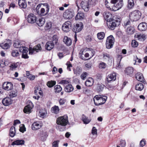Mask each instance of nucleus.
<instances>
[{
  "label": "nucleus",
  "instance_id": "f257e3e1",
  "mask_svg": "<svg viewBox=\"0 0 147 147\" xmlns=\"http://www.w3.org/2000/svg\"><path fill=\"white\" fill-rule=\"evenodd\" d=\"M107 99L106 96H103L99 95H96L94 98V104L96 106L101 105L104 104Z\"/></svg>",
  "mask_w": 147,
  "mask_h": 147
},
{
  "label": "nucleus",
  "instance_id": "f03ea898",
  "mask_svg": "<svg viewBox=\"0 0 147 147\" xmlns=\"http://www.w3.org/2000/svg\"><path fill=\"white\" fill-rule=\"evenodd\" d=\"M120 19L119 18H113L107 22L108 28L112 30H114L117 26L120 24Z\"/></svg>",
  "mask_w": 147,
  "mask_h": 147
},
{
  "label": "nucleus",
  "instance_id": "7ed1b4c3",
  "mask_svg": "<svg viewBox=\"0 0 147 147\" xmlns=\"http://www.w3.org/2000/svg\"><path fill=\"white\" fill-rule=\"evenodd\" d=\"M141 13L138 10H136L131 13L129 15L130 19L133 21H136L140 18Z\"/></svg>",
  "mask_w": 147,
  "mask_h": 147
},
{
  "label": "nucleus",
  "instance_id": "20e7f679",
  "mask_svg": "<svg viewBox=\"0 0 147 147\" xmlns=\"http://www.w3.org/2000/svg\"><path fill=\"white\" fill-rule=\"evenodd\" d=\"M115 42L114 38L112 35H110L107 38L106 46L107 49H110L113 47Z\"/></svg>",
  "mask_w": 147,
  "mask_h": 147
},
{
  "label": "nucleus",
  "instance_id": "39448f33",
  "mask_svg": "<svg viewBox=\"0 0 147 147\" xmlns=\"http://www.w3.org/2000/svg\"><path fill=\"white\" fill-rule=\"evenodd\" d=\"M68 120L67 117L61 116L58 117L57 119L56 123L57 124L62 126H65L67 124Z\"/></svg>",
  "mask_w": 147,
  "mask_h": 147
},
{
  "label": "nucleus",
  "instance_id": "423d86ee",
  "mask_svg": "<svg viewBox=\"0 0 147 147\" xmlns=\"http://www.w3.org/2000/svg\"><path fill=\"white\" fill-rule=\"evenodd\" d=\"M74 15V12L73 10L71 9H68L64 12L63 16L65 19H70L72 18Z\"/></svg>",
  "mask_w": 147,
  "mask_h": 147
},
{
  "label": "nucleus",
  "instance_id": "0eeeda50",
  "mask_svg": "<svg viewBox=\"0 0 147 147\" xmlns=\"http://www.w3.org/2000/svg\"><path fill=\"white\" fill-rule=\"evenodd\" d=\"M71 26V23L70 21H67L63 24L62 28L64 32H67L70 30Z\"/></svg>",
  "mask_w": 147,
  "mask_h": 147
},
{
  "label": "nucleus",
  "instance_id": "6e6552de",
  "mask_svg": "<svg viewBox=\"0 0 147 147\" xmlns=\"http://www.w3.org/2000/svg\"><path fill=\"white\" fill-rule=\"evenodd\" d=\"M26 20L28 23L33 24L36 22V18L34 15L30 13L28 15Z\"/></svg>",
  "mask_w": 147,
  "mask_h": 147
},
{
  "label": "nucleus",
  "instance_id": "1a4fd4ad",
  "mask_svg": "<svg viewBox=\"0 0 147 147\" xmlns=\"http://www.w3.org/2000/svg\"><path fill=\"white\" fill-rule=\"evenodd\" d=\"M42 126V123L39 121L34 122L32 125L31 128L34 130H36L40 129Z\"/></svg>",
  "mask_w": 147,
  "mask_h": 147
},
{
  "label": "nucleus",
  "instance_id": "9d476101",
  "mask_svg": "<svg viewBox=\"0 0 147 147\" xmlns=\"http://www.w3.org/2000/svg\"><path fill=\"white\" fill-rule=\"evenodd\" d=\"M13 86L11 82H5L3 85V89L6 90H9L13 88Z\"/></svg>",
  "mask_w": 147,
  "mask_h": 147
},
{
  "label": "nucleus",
  "instance_id": "9b49d317",
  "mask_svg": "<svg viewBox=\"0 0 147 147\" xmlns=\"http://www.w3.org/2000/svg\"><path fill=\"white\" fill-rule=\"evenodd\" d=\"M45 7L46 9L45 11V8H42L40 10L41 15L42 16H45L46 15L49 11V6L47 3H45L44 4Z\"/></svg>",
  "mask_w": 147,
  "mask_h": 147
},
{
  "label": "nucleus",
  "instance_id": "f8f14e48",
  "mask_svg": "<svg viewBox=\"0 0 147 147\" xmlns=\"http://www.w3.org/2000/svg\"><path fill=\"white\" fill-rule=\"evenodd\" d=\"M41 47L40 44H38L35 46L33 49L30 47L29 48V53L31 54L34 53L35 51L36 52H38L39 50H41Z\"/></svg>",
  "mask_w": 147,
  "mask_h": 147
},
{
  "label": "nucleus",
  "instance_id": "ddd939ff",
  "mask_svg": "<svg viewBox=\"0 0 147 147\" xmlns=\"http://www.w3.org/2000/svg\"><path fill=\"white\" fill-rule=\"evenodd\" d=\"M116 74L115 73H113L108 75L107 77V81L108 82L115 81L116 79Z\"/></svg>",
  "mask_w": 147,
  "mask_h": 147
},
{
  "label": "nucleus",
  "instance_id": "4468645a",
  "mask_svg": "<svg viewBox=\"0 0 147 147\" xmlns=\"http://www.w3.org/2000/svg\"><path fill=\"white\" fill-rule=\"evenodd\" d=\"M136 78L138 81L142 82L144 84H146V82L144 79L142 74L140 72L137 73L136 75Z\"/></svg>",
  "mask_w": 147,
  "mask_h": 147
},
{
  "label": "nucleus",
  "instance_id": "2eb2a0df",
  "mask_svg": "<svg viewBox=\"0 0 147 147\" xmlns=\"http://www.w3.org/2000/svg\"><path fill=\"white\" fill-rule=\"evenodd\" d=\"M138 28L140 31H145L147 29V23L145 22L141 23L138 25Z\"/></svg>",
  "mask_w": 147,
  "mask_h": 147
},
{
  "label": "nucleus",
  "instance_id": "dca6fc26",
  "mask_svg": "<svg viewBox=\"0 0 147 147\" xmlns=\"http://www.w3.org/2000/svg\"><path fill=\"white\" fill-rule=\"evenodd\" d=\"M80 5L82 8L85 11L87 12L89 10V5L88 2L82 1Z\"/></svg>",
  "mask_w": 147,
  "mask_h": 147
},
{
  "label": "nucleus",
  "instance_id": "f3484780",
  "mask_svg": "<svg viewBox=\"0 0 147 147\" xmlns=\"http://www.w3.org/2000/svg\"><path fill=\"white\" fill-rule=\"evenodd\" d=\"M54 44L51 41L47 42L45 45V49L49 51L51 50L54 47Z\"/></svg>",
  "mask_w": 147,
  "mask_h": 147
},
{
  "label": "nucleus",
  "instance_id": "a211bd4d",
  "mask_svg": "<svg viewBox=\"0 0 147 147\" xmlns=\"http://www.w3.org/2000/svg\"><path fill=\"white\" fill-rule=\"evenodd\" d=\"M12 100L10 98L7 97L4 98L2 101V102L3 104L5 106H8L12 103Z\"/></svg>",
  "mask_w": 147,
  "mask_h": 147
},
{
  "label": "nucleus",
  "instance_id": "6ab92c4d",
  "mask_svg": "<svg viewBox=\"0 0 147 147\" xmlns=\"http://www.w3.org/2000/svg\"><path fill=\"white\" fill-rule=\"evenodd\" d=\"M83 24L81 22L76 24V26L74 28L75 32H78L81 31L83 28Z\"/></svg>",
  "mask_w": 147,
  "mask_h": 147
},
{
  "label": "nucleus",
  "instance_id": "aec40b11",
  "mask_svg": "<svg viewBox=\"0 0 147 147\" xmlns=\"http://www.w3.org/2000/svg\"><path fill=\"white\" fill-rule=\"evenodd\" d=\"M8 43H2L0 44V46L3 49H9L11 45V42L10 40H9Z\"/></svg>",
  "mask_w": 147,
  "mask_h": 147
},
{
  "label": "nucleus",
  "instance_id": "412c9836",
  "mask_svg": "<svg viewBox=\"0 0 147 147\" xmlns=\"http://www.w3.org/2000/svg\"><path fill=\"white\" fill-rule=\"evenodd\" d=\"M136 38L140 40H144L146 38V36L144 34H141L136 33L135 35Z\"/></svg>",
  "mask_w": 147,
  "mask_h": 147
},
{
  "label": "nucleus",
  "instance_id": "4be33fe9",
  "mask_svg": "<svg viewBox=\"0 0 147 147\" xmlns=\"http://www.w3.org/2000/svg\"><path fill=\"white\" fill-rule=\"evenodd\" d=\"M134 69L133 67H129L126 68L125 70V73L130 76H132L133 75Z\"/></svg>",
  "mask_w": 147,
  "mask_h": 147
},
{
  "label": "nucleus",
  "instance_id": "5701e85b",
  "mask_svg": "<svg viewBox=\"0 0 147 147\" xmlns=\"http://www.w3.org/2000/svg\"><path fill=\"white\" fill-rule=\"evenodd\" d=\"M63 42L67 46L71 45L72 44V40L70 38L67 36H64Z\"/></svg>",
  "mask_w": 147,
  "mask_h": 147
},
{
  "label": "nucleus",
  "instance_id": "b1692460",
  "mask_svg": "<svg viewBox=\"0 0 147 147\" xmlns=\"http://www.w3.org/2000/svg\"><path fill=\"white\" fill-rule=\"evenodd\" d=\"M103 15L105 20H107V22L113 19H111V14L109 12H104Z\"/></svg>",
  "mask_w": 147,
  "mask_h": 147
},
{
  "label": "nucleus",
  "instance_id": "393cba45",
  "mask_svg": "<svg viewBox=\"0 0 147 147\" xmlns=\"http://www.w3.org/2000/svg\"><path fill=\"white\" fill-rule=\"evenodd\" d=\"M32 103L26 106L24 109V112L26 113H30L31 112V110L32 109Z\"/></svg>",
  "mask_w": 147,
  "mask_h": 147
},
{
  "label": "nucleus",
  "instance_id": "a878e982",
  "mask_svg": "<svg viewBox=\"0 0 147 147\" xmlns=\"http://www.w3.org/2000/svg\"><path fill=\"white\" fill-rule=\"evenodd\" d=\"M84 13L83 12L80 11L79 12L75 17L76 20H81L84 19Z\"/></svg>",
  "mask_w": 147,
  "mask_h": 147
},
{
  "label": "nucleus",
  "instance_id": "bb28decb",
  "mask_svg": "<svg viewBox=\"0 0 147 147\" xmlns=\"http://www.w3.org/2000/svg\"><path fill=\"white\" fill-rule=\"evenodd\" d=\"M126 32L129 35L133 34L134 32V29L132 26H128L126 28Z\"/></svg>",
  "mask_w": 147,
  "mask_h": 147
},
{
  "label": "nucleus",
  "instance_id": "cd10ccee",
  "mask_svg": "<svg viewBox=\"0 0 147 147\" xmlns=\"http://www.w3.org/2000/svg\"><path fill=\"white\" fill-rule=\"evenodd\" d=\"M74 90V88L72 85L70 84H68L65 86L64 90L65 92H70Z\"/></svg>",
  "mask_w": 147,
  "mask_h": 147
},
{
  "label": "nucleus",
  "instance_id": "c85d7f7f",
  "mask_svg": "<svg viewBox=\"0 0 147 147\" xmlns=\"http://www.w3.org/2000/svg\"><path fill=\"white\" fill-rule=\"evenodd\" d=\"M25 143V141L24 140H18L13 142L11 145H22L24 144Z\"/></svg>",
  "mask_w": 147,
  "mask_h": 147
},
{
  "label": "nucleus",
  "instance_id": "c756f323",
  "mask_svg": "<svg viewBox=\"0 0 147 147\" xmlns=\"http://www.w3.org/2000/svg\"><path fill=\"white\" fill-rule=\"evenodd\" d=\"M82 120L83 122L84 123L86 124L88 123L91 121V119L88 118V117H87L84 115H83L82 116Z\"/></svg>",
  "mask_w": 147,
  "mask_h": 147
},
{
  "label": "nucleus",
  "instance_id": "7c9ffc66",
  "mask_svg": "<svg viewBox=\"0 0 147 147\" xmlns=\"http://www.w3.org/2000/svg\"><path fill=\"white\" fill-rule=\"evenodd\" d=\"M19 6L22 8H26V0H19L18 1Z\"/></svg>",
  "mask_w": 147,
  "mask_h": 147
},
{
  "label": "nucleus",
  "instance_id": "2f4dec72",
  "mask_svg": "<svg viewBox=\"0 0 147 147\" xmlns=\"http://www.w3.org/2000/svg\"><path fill=\"white\" fill-rule=\"evenodd\" d=\"M45 20L44 18H41L39 19L38 20L36 21V23L39 26H42L45 24Z\"/></svg>",
  "mask_w": 147,
  "mask_h": 147
},
{
  "label": "nucleus",
  "instance_id": "473e14b6",
  "mask_svg": "<svg viewBox=\"0 0 147 147\" xmlns=\"http://www.w3.org/2000/svg\"><path fill=\"white\" fill-rule=\"evenodd\" d=\"M144 88V86L143 84L141 83L137 84L135 86V89L136 90L141 91Z\"/></svg>",
  "mask_w": 147,
  "mask_h": 147
},
{
  "label": "nucleus",
  "instance_id": "72a5a7b5",
  "mask_svg": "<svg viewBox=\"0 0 147 147\" xmlns=\"http://www.w3.org/2000/svg\"><path fill=\"white\" fill-rule=\"evenodd\" d=\"M59 110L60 109L58 106L56 105L52 107L51 109L52 112L55 114L58 113Z\"/></svg>",
  "mask_w": 147,
  "mask_h": 147
},
{
  "label": "nucleus",
  "instance_id": "f704fd0d",
  "mask_svg": "<svg viewBox=\"0 0 147 147\" xmlns=\"http://www.w3.org/2000/svg\"><path fill=\"white\" fill-rule=\"evenodd\" d=\"M82 68L80 67H77L76 69H74V74L77 76H79L80 74L82 72Z\"/></svg>",
  "mask_w": 147,
  "mask_h": 147
},
{
  "label": "nucleus",
  "instance_id": "c9c22d12",
  "mask_svg": "<svg viewBox=\"0 0 147 147\" xmlns=\"http://www.w3.org/2000/svg\"><path fill=\"white\" fill-rule=\"evenodd\" d=\"M15 134V129L14 126H12L10 129L9 135L11 137L14 136Z\"/></svg>",
  "mask_w": 147,
  "mask_h": 147
},
{
  "label": "nucleus",
  "instance_id": "e433bc0d",
  "mask_svg": "<svg viewBox=\"0 0 147 147\" xmlns=\"http://www.w3.org/2000/svg\"><path fill=\"white\" fill-rule=\"evenodd\" d=\"M13 46L15 47L16 48H20L22 46V45L21 44V42L19 40L16 41L14 42Z\"/></svg>",
  "mask_w": 147,
  "mask_h": 147
},
{
  "label": "nucleus",
  "instance_id": "4c0bfd02",
  "mask_svg": "<svg viewBox=\"0 0 147 147\" xmlns=\"http://www.w3.org/2000/svg\"><path fill=\"white\" fill-rule=\"evenodd\" d=\"M18 95L17 91L16 90L12 91L10 92L9 96L10 98H13L17 96Z\"/></svg>",
  "mask_w": 147,
  "mask_h": 147
},
{
  "label": "nucleus",
  "instance_id": "58836bf2",
  "mask_svg": "<svg viewBox=\"0 0 147 147\" xmlns=\"http://www.w3.org/2000/svg\"><path fill=\"white\" fill-rule=\"evenodd\" d=\"M105 87V86L103 84H98L97 86V90L99 92L102 91Z\"/></svg>",
  "mask_w": 147,
  "mask_h": 147
},
{
  "label": "nucleus",
  "instance_id": "ea45409f",
  "mask_svg": "<svg viewBox=\"0 0 147 147\" xmlns=\"http://www.w3.org/2000/svg\"><path fill=\"white\" fill-rule=\"evenodd\" d=\"M86 85L87 86H91L93 84V80L92 79L87 80L86 82Z\"/></svg>",
  "mask_w": 147,
  "mask_h": 147
},
{
  "label": "nucleus",
  "instance_id": "a19ab883",
  "mask_svg": "<svg viewBox=\"0 0 147 147\" xmlns=\"http://www.w3.org/2000/svg\"><path fill=\"white\" fill-rule=\"evenodd\" d=\"M97 36L99 40H101L104 38L105 36V34L103 32H100L97 34Z\"/></svg>",
  "mask_w": 147,
  "mask_h": 147
},
{
  "label": "nucleus",
  "instance_id": "79ce46f5",
  "mask_svg": "<svg viewBox=\"0 0 147 147\" xmlns=\"http://www.w3.org/2000/svg\"><path fill=\"white\" fill-rule=\"evenodd\" d=\"M62 90V88L60 85H57L54 86V91L55 93H59Z\"/></svg>",
  "mask_w": 147,
  "mask_h": 147
},
{
  "label": "nucleus",
  "instance_id": "37998d69",
  "mask_svg": "<svg viewBox=\"0 0 147 147\" xmlns=\"http://www.w3.org/2000/svg\"><path fill=\"white\" fill-rule=\"evenodd\" d=\"M56 83L55 81L51 80L47 82V85L49 88H51Z\"/></svg>",
  "mask_w": 147,
  "mask_h": 147
},
{
  "label": "nucleus",
  "instance_id": "c03bdc74",
  "mask_svg": "<svg viewBox=\"0 0 147 147\" xmlns=\"http://www.w3.org/2000/svg\"><path fill=\"white\" fill-rule=\"evenodd\" d=\"M119 1L118 3L116 5V7L117 8V10H118L120 9H121L123 6V3L122 2V0H119Z\"/></svg>",
  "mask_w": 147,
  "mask_h": 147
},
{
  "label": "nucleus",
  "instance_id": "a18cd8bd",
  "mask_svg": "<svg viewBox=\"0 0 147 147\" xmlns=\"http://www.w3.org/2000/svg\"><path fill=\"white\" fill-rule=\"evenodd\" d=\"M134 5V0H128V7L129 8H132Z\"/></svg>",
  "mask_w": 147,
  "mask_h": 147
},
{
  "label": "nucleus",
  "instance_id": "49530a36",
  "mask_svg": "<svg viewBox=\"0 0 147 147\" xmlns=\"http://www.w3.org/2000/svg\"><path fill=\"white\" fill-rule=\"evenodd\" d=\"M18 65L17 63H14L11 64L9 66L10 69L11 70H14L17 67Z\"/></svg>",
  "mask_w": 147,
  "mask_h": 147
},
{
  "label": "nucleus",
  "instance_id": "de8ad7c7",
  "mask_svg": "<svg viewBox=\"0 0 147 147\" xmlns=\"http://www.w3.org/2000/svg\"><path fill=\"white\" fill-rule=\"evenodd\" d=\"M8 65L7 62V61H4L3 60L0 61V67H4L5 66Z\"/></svg>",
  "mask_w": 147,
  "mask_h": 147
},
{
  "label": "nucleus",
  "instance_id": "09e8293b",
  "mask_svg": "<svg viewBox=\"0 0 147 147\" xmlns=\"http://www.w3.org/2000/svg\"><path fill=\"white\" fill-rule=\"evenodd\" d=\"M97 2V0H88V3L89 5H95Z\"/></svg>",
  "mask_w": 147,
  "mask_h": 147
},
{
  "label": "nucleus",
  "instance_id": "8fccbe9b",
  "mask_svg": "<svg viewBox=\"0 0 147 147\" xmlns=\"http://www.w3.org/2000/svg\"><path fill=\"white\" fill-rule=\"evenodd\" d=\"M20 52H22V53H27L28 52L27 48L23 46L20 49Z\"/></svg>",
  "mask_w": 147,
  "mask_h": 147
},
{
  "label": "nucleus",
  "instance_id": "3c124183",
  "mask_svg": "<svg viewBox=\"0 0 147 147\" xmlns=\"http://www.w3.org/2000/svg\"><path fill=\"white\" fill-rule=\"evenodd\" d=\"M59 83L65 86L67 84H69V82L66 80H63L60 82Z\"/></svg>",
  "mask_w": 147,
  "mask_h": 147
},
{
  "label": "nucleus",
  "instance_id": "603ef678",
  "mask_svg": "<svg viewBox=\"0 0 147 147\" xmlns=\"http://www.w3.org/2000/svg\"><path fill=\"white\" fill-rule=\"evenodd\" d=\"M54 44H57L58 42L57 36L56 35H54L52 38V40L51 41Z\"/></svg>",
  "mask_w": 147,
  "mask_h": 147
},
{
  "label": "nucleus",
  "instance_id": "864d4df0",
  "mask_svg": "<svg viewBox=\"0 0 147 147\" xmlns=\"http://www.w3.org/2000/svg\"><path fill=\"white\" fill-rule=\"evenodd\" d=\"M13 57H16L19 56V53L17 51L13 50L11 53Z\"/></svg>",
  "mask_w": 147,
  "mask_h": 147
},
{
  "label": "nucleus",
  "instance_id": "5fc2aeb1",
  "mask_svg": "<svg viewBox=\"0 0 147 147\" xmlns=\"http://www.w3.org/2000/svg\"><path fill=\"white\" fill-rule=\"evenodd\" d=\"M131 46L133 47H136L138 45V43L137 41L135 40H133L131 43Z\"/></svg>",
  "mask_w": 147,
  "mask_h": 147
},
{
  "label": "nucleus",
  "instance_id": "6e6d98bb",
  "mask_svg": "<svg viewBox=\"0 0 147 147\" xmlns=\"http://www.w3.org/2000/svg\"><path fill=\"white\" fill-rule=\"evenodd\" d=\"M51 23L50 22H48L47 23L45 26V29L48 30L51 28Z\"/></svg>",
  "mask_w": 147,
  "mask_h": 147
},
{
  "label": "nucleus",
  "instance_id": "4d7b16f0",
  "mask_svg": "<svg viewBox=\"0 0 147 147\" xmlns=\"http://www.w3.org/2000/svg\"><path fill=\"white\" fill-rule=\"evenodd\" d=\"M134 60L135 61V63H134V65H135L137 62H138L139 63L141 62V60L140 59H139L136 56L134 57Z\"/></svg>",
  "mask_w": 147,
  "mask_h": 147
},
{
  "label": "nucleus",
  "instance_id": "13d9d810",
  "mask_svg": "<svg viewBox=\"0 0 147 147\" xmlns=\"http://www.w3.org/2000/svg\"><path fill=\"white\" fill-rule=\"evenodd\" d=\"M123 58L122 55H118L117 56V60L119 63H118V67H119L120 64V62Z\"/></svg>",
  "mask_w": 147,
  "mask_h": 147
},
{
  "label": "nucleus",
  "instance_id": "bf43d9fd",
  "mask_svg": "<svg viewBox=\"0 0 147 147\" xmlns=\"http://www.w3.org/2000/svg\"><path fill=\"white\" fill-rule=\"evenodd\" d=\"M126 143L125 140H121L120 142V145L121 146V147H124L125 146ZM117 147H121L120 146H117Z\"/></svg>",
  "mask_w": 147,
  "mask_h": 147
},
{
  "label": "nucleus",
  "instance_id": "052dcab7",
  "mask_svg": "<svg viewBox=\"0 0 147 147\" xmlns=\"http://www.w3.org/2000/svg\"><path fill=\"white\" fill-rule=\"evenodd\" d=\"M92 133L93 135H97V130L95 127H93L92 131Z\"/></svg>",
  "mask_w": 147,
  "mask_h": 147
},
{
  "label": "nucleus",
  "instance_id": "680f3d73",
  "mask_svg": "<svg viewBox=\"0 0 147 147\" xmlns=\"http://www.w3.org/2000/svg\"><path fill=\"white\" fill-rule=\"evenodd\" d=\"M131 22L129 20H128L127 21L125 22L124 23V26L125 28L128 27V25H130Z\"/></svg>",
  "mask_w": 147,
  "mask_h": 147
},
{
  "label": "nucleus",
  "instance_id": "e2e57ef3",
  "mask_svg": "<svg viewBox=\"0 0 147 147\" xmlns=\"http://www.w3.org/2000/svg\"><path fill=\"white\" fill-rule=\"evenodd\" d=\"M59 141L57 140L53 142L52 144L53 147H58Z\"/></svg>",
  "mask_w": 147,
  "mask_h": 147
},
{
  "label": "nucleus",
  "instance_id": "0e129e2a",
  "mask_svg": "<svg viewBox=\"0 0 147 147\" xmlns=\"http://www.w3.org/2000/svg\"><path fill=\"white\" fill-rule=\"evenodd\" d=\"M106 64L104 63H102L100 64L99 67L100 69H104L106 67Z\"/></svg>",
  "mask_w": 147,
  "mask_h": 147
},
{
  "label": "nucleus",
  "instance_id": "69168bd1",
  "mask_svg": "<svg viewBox=\"0 0 147 147\" xmlns=\"http://www.w3.org/2000/svg\"><path fill=\"white\" fill-rule=\"evenodd\" d=\"M65 99L64 98H60L59 100V102L60 105H62L65 104Z\"/></svg>",
  "mask_w": 147,
  "mask_h": 147
},
{
  "label": "nucleus",
  "instance_id": "338daca9",
  "mask_svg": "<svg viewBox=\"0 0 147 147\" xmlns=\"http://www.w3.org/2000/svg\"><path fill=\"white\" fill-rule=\"evenodd\" d=\"M87 76V73L86 72H84L81 75V78L83 80H84L86 76Z\"/></svg>",
  "mask_w": 147,
  "mask_h": 147
},
{
  "label": "nucleus",
  "instance_id": "774afa93",
  "mask_svg": "<svg viewBox=\"0 0 147 147\" xmlns=\"http://www.w3.org/2000/svg\"><path fill=\"white\" fill-rule=\"evenodd\" d=\"M140 145L141 147H143L146 144V142L145 140H142L140 142Z\"/></svg>",
  "mask_w": 147,
  "mask_h": 147
}]
</instances>
